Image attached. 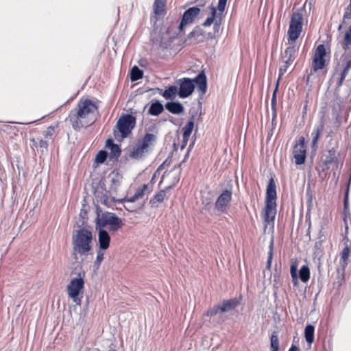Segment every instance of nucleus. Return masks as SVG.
I'll return each instance as SVG.
<instances>
[{"instance_id": "f257e3e1", "label": "nucleus", "mask_w": 351, "mask_h": 351, "mask_svg": "<svg viewBox=\"0 0 351 351\" xmlns=\"http://www.w3.org/2000/svg\"><path fill=\"white\" fill-rule=\"evenodd\" d=\"M73 252L77 258L80 256L87 255L92 250L93 233L86 228H82L75 230L72 235Z\"/></svg>"}, {"instance_id": "f03ea898", "label": "nucleus", "mask_w": 351, "mask_h": 351, "mask_svg": "<svg viewBox=\"0 0 351 351\" xmlns=\"http://www.w3.org/2000/svg\"><path fill=\"white\" fill-rule=\"evenodd\" d=\"M73 275L75 276L71 278L66 288V294L73 303L80 306L84 296L85 272L80 268Z\"/></svg>"}, {"instance_id": "7ed1b4c3", "label": "nucleus", "mask_w": 351, "mask_h": 351, "mask_svg": "<svg viewBox=\"0 0 351 351\" xmlns=\"http://www.w3.org/2000/svg\"><path fill=\"white\" fill-rule=\"evenodd\" d=\"M96 112L97 107L91 101H80L78 104L77 120L73 126L80 128L92 124L96 119Z\"/></svg>"}, {"instance_id": "20e7f679", "label": "nucleus", "mask_w": 351, "mask_h": 351, "mask_svg": "<svg viewBox=\"0 0 351 351\" xmlns=\"http://www.w3.org/2000/svg\"><path fill=\"white\" fill-rule=\"evenodd\" d=\"M178 84L180 86L178 95L180 98H186L190 96L194 91L195 84H197L198 89L202 93H205L206 90V78L203 72L193 80L186 77L180 79L178 81Z\"/></svg>"}, {"instance_id": "39448f33", "label": "nucleus", "mask_w": 351, "mask_h": 351, "mask_svg": "<svg viewBox=\"0 0 351 351\" xmlns=\"http://www.w3.org/2000/svg\"><path fill=\"white\" fill-rule=\"evenodd\" d=\"M123 226L122 221L114 213L106 212L98 214L95 219V229L116 232Z\"/></svg>"}, {"instance_id": "423d86ee", "label": "nucleus", "mask_w": 351, "mask_h": 351, "mask_svg": "<svg viewBox=\"0 0 351 351\" xmlns=\"http://www.w3.org/2000/svg\"><path fill=\"white\" fill-rule=\"evenodd\" d=\"M226 2L227 0H219L217 7L213 5V3H212L209 7V15L203 23L204 27H209L213 24L215 32H219L223 18Z\"/></svg>"}, {"instance_id": "0eeeda50", "label": "nucleus", "mask_w": 351, "mask_h": 351, "mask_svg": "<svg viewBox=\"0 0 351 351\" xmlns=\"http://www.w3.org/2000/svg\"><path fill=\"white\" fill-rule=\"evenodd\" d=\"M304 12V8L298 9L293 12L291 16L287 32L288 41L290 45H293L302 31Z\"/></svg>"}, {"instance_id": "6e6552de", "label": "nucleus", "mask_w": 351, "mask_h": 351, "mask_svg": "<svg viewBox=\"0 0 351 351\" xmlns=\"http://www.w3.org/2000/svg\"><path fill=\"white\" fill-rule=\"evenodd\" d=\"M156 136L153 134H147L143 139L134 147L131 155L135 158H141L149 147L156 141Z\"/></svg>"}, {"instance_id": "1a4fd4ad", "label": "nucleus", "mask_w": 351, "mask_h": 351, "mask_svg": "<svg viewBox=\"0 0 351 351\" xmlns=\"http://www.w3.org/2000/svg\"><path fill=\"white\" fill-rule=\"evenodd\" d=\"M135 125V118L132 115L127 114L122 116L117 122V127L119 130L121 138L126 137L132 131Z\"/></svg>"}, {"instance_id": "9d476101", "label": "nucleus", "mask_w": 351, "mask_h": 351, "mask_svg": "<svg viewBox=\"0 0 351 351\" xmlns=\"http://www.w3.org/2000/svg\"><path fill=\"white\" fill-rule=\"evenodd\" d=\"M295 49L293 45H290L286 49L282 56V64L280 66L279 70V80L280 77L287 71L290 64H291L293 62L295 58Z\"/></svg>"}, {"instance_id": "9b49d317", "label": "nucleus", "mask_w": 351, "mask_h": 351, "mask_svg": "<svg viewBox=\"0 0 351 351\" xmlns=\"http://www.w3.org/2000/svg\"><path fill=\"white\" fill-rule=\"evenodd\" d=\"M293 156L297 165H302L304 162L306 158V147L304 138L303 137L300 138L299 142L294 145Z\"/></svg>"}, {"instance_id": "f8f14e48", "label": "nucleus", "mask_w": 351, "mask_h": 351, "mask_svg": "<svg viewBox=\"0 0 351 351\" xmlns=\"http://www.w3.org/2000/svg\"><path fill=\"white\" fill-rule=\"evenodd\" d=\"M232 199V191L230 190H225L217 198L215 202V208L221 212L225 213L229 207Z\"/></svg>"}, {"instance_id": "ddd939ff", "label": "nucleus", "mask_w": 351, "mask_h": 351, "mask_svg": "<svg viewBox=\"0 0 351 351\" xmlns=\"http://www.w3.org/2000/svg\"><path fill=\"white\" fill-rule=\"evenodd\" d=\"M237 305L238 302L235 300L224 301L221 304L208 310L206 313V315L213 316L219 313L228 312L234 308Z\"/></svg>"}, {"instance_id": "4468645a", "label": "nucleus", "mask_w": 351, "mask_h": 351, "mask_svg": "<svg viewBox=\"0 0 351 351\" xmlns=\"http://www.w3.org/2000/svg\"><path fill=\"white\" fill-rule=\"evenodd\" d=\"M326 54V52L324 46L323 45H318L315 51L313 63V67L315 71L324 68L325 63L324 57Z\"/></svg>"}, {"instance_id": "2eb2a0df", "label": "nucleus", "mask_w": 351, "mask_h": 351, "mask_svg": "<svg viewBox=\"0 0 351 351\" xmlns=\"http://www.w3.org/2000/svg\"><path fill=\"white\" fill-rule=\"evenodd\" d=\"M199 12L200 9L197 7H193L186 10L182 16V19L179 26L180 30L183 31L184 28L186 25L192 23Z\"/></svg>"}, {"instance_id": "dca6fc26", "label": "nucleus", "mask_w": 351, "mask_h": 351, "mask_svg": "<svg viewBox=\"0 0 351 351\" xmlns=\"http://www.w3.org/2000/svg\"><path fill=\"white\" fill-rule=\"evenodd\" d=\"M276 204L266 203L265 208L263 211V219L265 222L267 223H272L275 219L276 210Z\"/></svg>"}, {"instance_id": "f3484780", "label": "nucleus", "mask_w": 351, "mask_h": 351, "mask_svg": "<svg viewBox=\"0 0 351 351\" xmlns=\"http://www.w3.org/2000/svg\"><path fill=\"white\" fill-rule=\"evenodd\" d=\"M98 231V241L99 249L105 250L110 245V237L106 230H97Z\"/></svg>"}, {"instance_id": "a211bd4d", "label": "nucleus", "mask_w": 351, "mask_h": 351, "mask_svg": "<svg viewBox=\"0 0 351 351\" xmlns=\"http://www.w3.org/2000/svg\"><path fill=\"white\" fill-rule=\"evenodd\" d=\"M276 184L273 179L269 180L267 188L266 193V203L276 204Z\"/></svg>"}, {"instance_id": "6ab92c4d", "label": "nucleus", "mask_w": 351, "mask_h": 351, "mask_svg": "<svg viewBox=\"0 0 351 351\" xmlns=\"http://www.w3.org/2000/svg\"><path fill=\"white\" fill-rule=\"evenodd\" d=\"M148 184H143V186L136 189L134 195L132 197L127 198L125 202L129 204L133 203L137 199H142L145 196V191L148 189Z\"/></svg>"}, {"instance_id": "aec40b11", "label": "nucleus", "mask_w": 351, "mask_h": 351, "mask_svg": "<svg viewBox=\"0 0 351 351\" xmlns=\"http://www.w3.org/2000/svg\"><path fill=\"white\" fill-rule=\"evenodd\" d=\"M165 108L169 112L175 114H181L184 111L183 106L179 102H167Z\"/></svg>"}, {"instance_id": "412c9836", "label": "nucleus", "mask_w": 351, "mask_h": 351, "mask_svg": "<svg viewBox=\"0 0 351 351\" xmlns=\"http://www.w3.org/2000/svg\"><path fill=\"white\" fill-rule=\"evenodd\" d=\"M160 93L166 99H173L176 98V95L178 94V88L176 86H171L163 92L162 90H160Z\"/></svg>"}, {"instance_id": "4be33fe9", "label": "nucleus", "mask_w": 351, "mask_h": 351, "mask_svg": "<svg viewBox=\"0 0 351 351\" xmlns=\"http://www.w3.org/2000/svg\"><path fill=\"white\" fill-rule=\"evenodd\" d=\"M350 250L348 246H346L341 254V258L339 261V265L341 267V269L343 271L348 265V259L350 255Z\"/></svg>"}, {"instance_id": "5701e85b", "label": "nucleus", "mask_w": 351, "mask_h": 351, "mask_svg": "<svg viewBox=\"0 0 351 351\" xmlns=\"http://www.w3.org/2000/svg\"><path fill=\"white\" fill-rule=\"evenodd\" d=\"M194 128V121L193 119H191L189 121L186 125L183 128V141L186 142L188 138L191 134V132Z\"/></svg>"}, {"instance_id": "b1692460", "label": "nucleus", "mask_w": 351, "mask_h": 351, "mask_svg": "<svg viewBox=\"0 0 351 351\" xmlns=\"http://www.w3.org/2000/svg\"><path fill=\"white\" fill-rule=\"evenodd\" d=\"M167 198L166 191L162 190L157 193L154 197L150 200V203L152 206L157 207L158 203L162 202Z\"/></svg>"}, {"instance_id": "393cba45", "label": "nucleus", "mask_w": 351, "mask_h": 351, "mask_svg": "<svg viewBox=\"0 0 351 351\" xmlns=\"http://www.w3.org/2000/svg\"><path fill=\"white\" fill-rule=\"evenodd\" d=\"M163 110V106L159 101H156L151 105L149 109V113L154 116H158Z\"/></svg>"}, {"instance_id": "a878e982", "label": "nucleus", "mask_w": 351, "mask_h": 351, "mask_svg": "<svg viewBox=\"0 0 351 351\" xmlns=\"http://www.w3.org/2000/svg\"><path fill=\"white\" fill-rule=\"evenodd\" d=\"M314 326L312 325H308L305 328V339L309 345H311L314 341Z\"/></svg>"}, {"instance_id": "bb28decb", "label": "nucleus", "mask_w": 351, "mask_h": 351, "mask_svg": "<svg viewBox=\"0 0 351 351\" xmlns=\"http://www.w3.org/2000/svg\"><path fill=\"white\" fill-rule=\"evenodd\" d=\"M165 1L155 0L154 3V11L156 15H160L165 12Z\"/></svg>"}, {"instance_id": "cd10ccee", "label": "nucleus", "mask_w": 351, "mask_h": 351, "mask_svg": "<svg viewBox=\"0 0 351 351\" xmlns=\"http://www.w3.org/2000/svg\"><path fill=\"white\" fill-rule=\"evenodd\" d=\"M299 277L300 280L304 282H306L309 280L310 270L308 266L303 265L301 267L299 273Z\"/></svg>"}, {"instance_id": "c85d7f7f", "label": "nucleus", "mask_w": 351, "mask_h": 351, "mask_svg": "<svg viewBox=\"0 0 351 351\" xmlns=\"http://www.w3.org/2000/svg\"><path fill=\"white\" fill-rule=\"evenodd\" d=\"M143 77V71L136 66H134L131 70L130 77L132 81L138 80Z\"/></svg>"}, {"instance_id": "c756f323", "label": "nucleus", "mask_w": 351, "mask_h": 351, "mask_svg": "<svg viewBox=\"0 0 351 351\" xmlns=\"http://www.w3.org/2000/svg\"><path fill=\"white\" fill-rule=\"evenodd\" d=\"M335 153L336 151L334 148L328 150V154L325 156V159L324 160V163L325 165L332 163L335 159Z\"/></svg>"}, {"instance_id": "7c9ffc66", "label": "nucleus", "mask_w": 351, "mask_h": 351, "mask_svg": "<svg viewBox=\"0 0 351 351\" xmlns=\"http://www.w3.org/2000/svg\"><path fill=\"white\" fill-rule=\"evenodd\" d=\"M323 128H324V125H320L313 132V133H312V136H313L312 144H313V145H316V143L319 138L320 134H321L322 131L323 130Z\"/></svg>"}, {"instance_id": "2f4dec72", "label": "nucleus", "mask_w": 351, "mask_h": 351, "mask_svg": "<svg viewBox=\"0 0 351 351\" xmlns=\"http://www.w3.org/2000/svg\"><path fill=\"white\" fill-rule=\"evenodd\" d=\"M351 20V0L349 5L346 8L343 16V23L346 24Z\"/></svg>"}, {"instance_id": "473e14b6", "label": "nucleus", "mask_w": 351, "mask_h": 351, "mask_svg": "<svg viewBox=\"0 0 351 351\" xmlns=\"http://www.w3.org/2000/svg\"><path fill=\"white\" fill-rule=\"evenodd\" d=\"M273 249H274V240L271 239L269 244V250L268 252V257L267 261V268L269 269L271 265V261L273 258Z\"/></svg>"}, {"instance_id": "72a5a7b5", "label": "nucleus", "mask_w": 351, "mask_h": 351, "mask_svg": "<svg viewBox=\"0 0 351 351\" xmlns=\"http://www.w3.org/2000/svg\"><path fill=\"white\" fill-rule=\"evenodd\" d=\"M278 338L276 335L271 336V351H278Z\"/></svg>"}, {"instance_id": "f704fd0d", "label": "nucleus", "mask_w": 351, "mask_h": 351, "mask_svg": "<svg viewBox=\"0 0 351 351\" xmlns=\"http://www.w3.org/2000/svg\"><path fill=\"white\" fill-rule=\"evenodd\" d=\"M298 268L297 265L295 263H293L291 265L290 273L293 280V283L295 285L298 281V275H297Z\"/></svg>"}, {"instance_id": "c9c22d12", "label": "nucleus", "mask_w": 351, "mask_h": 351, "mask_svg": "<svg viewBox=\"0 0 351 351\" xmlns=\"http://www.w3.org/2000/svg\"><path fill=\"white\" fill-rule=\"evenodd\" d=\"M107 158V153L106 151H100L96 156L95 162L97 163H103Z\"/></svg>"}, {"instance_id": "e433bc0d", "label": "nucleus", "mask_w": 351, "mask_h": 351, "mask_svg": "<svg viewBox=\"0 0 351 351\" xmlns=\"http://www.w3.org/2000/svg\"><path fill=\"white\" fill-rule=\"evenodd\" d=\"M127 200V198L124 199V207L125 209H127L128 210H130L131 212H133V211H135L137 209L140 208L141 206H132L131 204L132 203H129L128 204L125 201Z\"/></svg>"}, {"instance_id": "4c0bfd02", "label": "nucleus", "mask_w": 351, "mask_h": 351, "mask_svg": "<svg viewBox=\"0 0 351 351\" xmlns=\"http://www.w3.org/2000/svg\"><path fill=\"white\" fill-rule=\"evenodd\" d=\"M345 43L347 46L351 44V26L345 34Z\"/></svg>"}, {"instance_id": "58836bf2", "label": "nucleus", "mask_w": 351, "mask_h": 351, "mask_svg": "<svg viewBox=\"0 0 351 351\" xmlns=\"http://www.w3.org/2000/svg\"><path fill=\"white\" fill-rule=\"evenodd\" d=\"M348 71H349V67L346 66L344 68L343 71H342V73L341 74L340 81L339 83V86L342 84L343 81L344 80L345 77H346V75L348 73Z\"/></svg>"}, {"instance_id": "ea45409f", "label": "nucleus", "mask_w": 351, "mask_h": 351, "mask_svg": "<svg viewBox=\"0 0 351 351\" xmlns=\"http://www.w3.org/2000/svg\"><path fill=\"white\" fill-rule=\"evenodd\" d=\"M278 83H279V79L278 80L275 90L274 91L273 95H272V99H271L272 108H275V106H276V91H277L278 86Z\"/></svg>"}, {"instance_id": "a19ab883", "label": "nucleus", "mask_w": 351, "mask_h": 351, "mask_svg": "<svg viewBox=\"0 0 351 351\" xmlns=\"http://www.w3.org/2000/svg\"><path fill=\"white\" fill-rule=\"evenodd\" d=\"M103 259H104V253L101 252V251H99L97 252V256L96 258L95 263L97 264L98 265H99L101 262L103 261Z\"/></svg>"}, {"instance_id": "79ce46f5", "label": "nucleus", "mask_w": 351, "mask_h": 351, "mask_svg": "<svg viewBox=\"0 0 351 351\" xmlns=\"http://www.w3.org/2000/svg\"><path fill=\"white\" fill-rule=\"evenodd\" d=\"M106 145L107 146L112 145V149L113 151L119 152V149L118 146L113 145L111 140H108L106 141Z\"/></svg>"}, {"instance_id": "37998d69", "label": "nucleus", "mask_w": 351, "mask_h": 351, "mask_svg": "<svg viewBox=\"0 0 351 351\" xmlns=\"http://www.w3.org/2000/svg\"><path fill=\"white\" fill-rule=\"evenodd\" d=\"M38 146L40 147V148H43V149H47V141H44L43 139H40L38 142Z\"/></svg>"}, {"instance_id": "c03bdc74", "label": "nucleus", "mask_w": 351, "mask_h": 351, "mask_svg": "<svg viewBox=\"0 0 351 351\" xmlns=\"http://www.w3.org/2000/svg\"><path fill=\"white\" fill-rule=\"evenodd\" d=\"M289 351H300V348L295 346H292Z\"/></svg>"}, {"instance_id": "a18cd8bd", "label": "nucleus", "mask_w": 351, "mask_h": 351, "mask_svg": "<svg viewBox=\"0 0 351 351\" xmlns=\"http://www.w3.org/2000/svg\"><path fill=\"white\" fill-rule=\"evenodd\" d=\"M347 204H348V202H347V195L345 197V199H344V204H345V206L346 207L347 206Z\"/></svg>"}, {"instance_id": "49530a36", "label": "nucleus", "mask_w": 351, "mask_h": 351, "mask_svg": "<svg viewBox=\"0 0 351 351\" xmlns=\"http://www.w3.org/2000/svg\"><path fill=\"white\" fill-rule=\"evenodd\" d=\"M341 27H342V25H340L339 26V29H341Z\"/></svg>"}]
</instances>
